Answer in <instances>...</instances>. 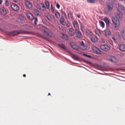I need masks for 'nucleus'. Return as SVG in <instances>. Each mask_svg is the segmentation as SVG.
Listing matches in <instances>:
<instances>
[{"mask_svg":"<svg viewBox=\"0 0 125 125\" xmlns=\"http://www.w3.org/2000/svg\"><path fill=\"white\" fill-rule=\"evenodd\" d=\"M38 19L37 17L34 18V23L35 24H36L38 22Z\"/></svg>","mask_w":125,"mask_h":125,"instance_id":"36","label":"nucleus"},{"mask_svg":"<svg viewBox=\"0 0 125 125\" xmlns=\"http://www.w3.org/2000/svg\"><path fill=\"white\" fill-rule=\"evenodd\" d=\"M72 58L75 60H78L79 59V58L78 56L74 54L72 55Z\"/></svg>","mask_w":125,"mask_h":125,"instance_id":"30","label":"nucleus"},{"mask_svg":"<svg viewBox=\"0 0 125 125\" xmlns=\"http://www.w3.org/2000/svg\"><path fill=\"white\" fill-rule=\"evenodd\" d=\"M11 6L12 9L14 11L19 10V7L15 3L12 4Z\"/></svg>","mask_w":125,"mask_h":125,"instance_id":"9","label":"nucleus"},{"mask_svg":"<svg viewBox=\"0 0 125 125\" xmlns=\"http://www.w3.org/2000/svg\"><path fill=\"white\" fill-rule=\"evenodd\" d=\"M60 21L61 24L62 25H65L66 22H64V19L63 18H61L60 19Z\"/></svg>","mask_w":125,"mask_h":125,"instance_id":"22","label":"nucleus"},{"mask_svg":"<svg viewBox=\"0 0 125 125\" xmlns=\"http://www.w3.org/2000/svg\"><path fill=\"white\" fill-rule=\"evenodd\" d=\"M2 2V1L1 0H0V5Z\"/></svg>","mask_w":125,"mask_h":125,"instance_id":"51","label":"nucleus"},{"mask_svg":"<svg viewBox=\"0 0 125 125\" xmlns=\"http://www.w3.org/2000/svg\"><path fill=\"white\" fill-rule=\"evenodd\" d=\"M100 48L103 51H107L110 49V48L106 44H102L100 46Z\"/></svg>","mask_w":125,"mask_h":125,"instance_id":"4","label":"nucleus"},{"mask_svg":"<svg viewBox=\"0 0 125 125\" xmlns=\"http://www.w3.org/2000/svg\"><path fill=\"white\" fill-rule=\"evenodd\" d=\"M116 18L118 19H119L120 20H122L123 17L122 12L117 11L115 15Z\"/></svg>","mask_w":125,"mask_h":125,"instance_id":"5","label":"nucleus"},{"mask_svg":"<svg viewBox=\"0 0 125 125\" xmlns=\"http://www.w3.org/2000/svg\"><path fill=\"white\" fill-rule=\"evenodd\" d=\"M47 32L45 31V30H44V33H46V34L47 33Z\"/></svg>","mask_w":125,"mask_h":125,"instance_id":"52","label":"nucleus"},{"mask_svg":"<svg viewBox=\"0 0 125 125\" xmlns=\"http://www.w3.org/2000/svg\"><path fill=\"white\" fill-rule=\"evenodd\" d=\"M62 37L63 39H65L66 40H67L68 39V37L67 35L64 34H62Z\"/></svg>","mask_w":125,"mask_h":125,"instance_id":"26","label":"nucleus"},{"mask_svg":"<svg viewBox=\"0 0 125 125\" xmlns=\"http://www.w3.org/2000/svg\"><path fill=\"white\" fill-rule=\"evenodd\" d=\"M98 1L101 5H102L104 3V1L102 0H99Z\"/></svg>","mask_w":125,"mask_h":125,"instance_id":"42","label":"nucleus"},{"mask_svg":"<svg viewBox=\"0 0 125 125\" xmlns=\"http://www.w3.org/2000/svg\"><path fill=\"white\" fill-rule=\"evenodd\" d=\"M79 47V48L82 50H84L86 49V45L84 44L83 41L81 42Z\"/></svg>","mask_w":125,"mask_h":125,"instance_id":"6","label":"nucleus"},{"mask_svg":"<svg viewBox=\"0 0 125 125\" xmlns=\"http://www.w3.org/2000/svg\"><path fill=\"white\" fill-rule=\"evenodd\" d=\"M26 13L28 19L31 20H33V15L29 11L27 10Z\"/></svg>","mask_w":125,"mask_h":125,"instance_id":"3","label":"nucleus"},{"mask_svg":"<svg viewBox=\"0 0 125 125\" xmlns=\"http://www.w3.org/2000/svg\"><path fill=\"white\" fill-rule=\"evenodd\" d=\"M119 48L120 50L122 51H125V45L124 44H118Z\"/></svg>","mask_w":125,"mask_h":125,"instance_id":"18","label":"nucleus"},{"mask_svg":"<svg viewBox=\"0 0 125 125\" xmlns=\"http://www.w3.org/2000/svg\"><path fill=\"white\" fill-rule=\"evenodd\" d=\"M118 37H119V38H120L121 39V37H120V36L119 35H118Z\"/></svg>","mask_w":125,"mask_h":125,"instance_id":"55","label":"nucleus"},{"mask_svg":"<svg viewBox=\"0 0 125 125\" xmlns=\"http://www.w3.org/2000/svg\"><path fill=\"white\" fill-rule=\"evenodd\" d=\"M80 29L82 32H83L85 30L84 26L83 24H80Z\"/></svg>","mask_w":125,"mask_h":125,"instance_id":"25","label":"nucleus"},{"mask_svg":"<svg viewBox=\"0 0 125 125\" xmlns=\"http://www.w3.org/2000/svg\"><path fill=\"white\" fill-rule=\"evenodd\" d=\"M83 55L88 58H90L91 57V56L90 55H88L85 53H83Z\"/></svg>","mask_w":125,"mask_h":125,"instance_id":"38","label":"nucleus"},{"mask_svg":"<svg viewBox=\"0 0 125 125\" xmlns=\"http://www.w3.org/2000/svg\"><path fill=\"white\" fill-rule=\"evenodd\" d=\"M5 5L6 6H8L9 5V2L7 0H6L5 1Z\"/></svg>","mask_w":125,"mask_h":125,"instance_id":"39","label":"nucleus"},{"mask_svg":"<svg viewBox=\"0 0 125 125\" xmlns=\"http://www.w3.org/2000/svg\"><path fill=\"white\" fill-rule=\"evenodd\" d=\"M23 76L24 77H25L26 76V75L25 74H23Z\"/></svg>","mask_w":125,"mask_h":125,"instance_id":"54","label":"nucleus"},{"mask_svg":"<svg viewBox=\"0 0 125 125\" xmlns=\"http://www.w3.org/2000/svg\"><path fill=\"white\" fill-rule=\"evenodd\" d=\"M0 11L1 14L3 15H4L6 14V11L4 8H1L0 9Z\"/></svg>","mask_w":125,"mask_h":125,"instance_id":"21","label":"nucleus"},{"mask_svg":"<svg viewBox=\"0 0 125 125\" xmlns=\"http://www.w3.org/2000/svg\"><path fill=\"white\" fill-rule=\"evenodd\" d=\"M74 27L75 29H77L79 28L78 23L76 21H74L73 23Z\"/></svg>","mask_w":125,"mask_h":125,"instance_id":"19","label":"nucleus"},{"mask_svg":"<svg viewBox=\"0 0 125 125\" xmlns=\"http://www.w3.org/2000/svg\"><path fill=\"white\" fill-rule=\"evenodd\" d=\"M86 33L88 35H91V32L88 29H87L86 30Z\"/></svg>","mask_w":125,"mask_h":125,"instance_id":"35","label":"nucleus"},{"mask_svg":"<svg viewBox=\"0 0 125 125\" xmlns=\"http://www.w3.org/2000/svg\"><path fill=\"white\" fill-rule=\"evenodd\" d=\"M18 19L21 21H22L23 20L24 17L21 14H19L18 17Z\"/></svg>","mask_w":125,"mask_h":125,"instance_id":"32","label":"nucleus"},{"mask_svg":"<svg viewBox=\"0 0 125 125\" xmlns=\"http://www.w3.org/2000/svg\"><path fill=\"white\" fill-rule=\"evenodd\" d=\"M108 41L109 43L111 44L112 45L113 44V42L110 39Z\"/></svg>","mask_w":125,"mask_h":125,"instance_id":"43","label":"nucleus"},{"mask_svg":"<svg viewBox=\"0 0 125 125\" xmlns=\"http://www.w3.org/2000/svg\"><path fill=\"white\" fill-rule=\"evenodd\" d=\"M65 25H66V26L68 27H70V24L69 22L66 23Z\"/></svg>","mask_w":125,"mask_h":125,"instance_id":"40","label":"nucleus"},{"mask_svg":"<svg viewBox=\"0 0 125 125\" xmlns=\"http://www.w3.org/2000/svg\"><path fill=\"white\" fill-rule=\"evenodd\" d=\"M93 50L94 52L97 54H99L100 53L101 51L96 46L93 47Z\"/></svg>","mask_w":125,"mask_h":125,"instance_id":"12","label":"nucleus"},{"mask_svg":"<svg viewBox=\"0 0 125 125\" xmlns=\"http://www.w3.org/2000/svg\"><path fill=\"white\" fill-rule=\"evenodd\" d=\"M117 8V11H119L120 12H122L123 10H124V9L123 6L119 4L118 5Z\"/></svg>","mask_w":125,"mask_h":125,"instance_id":"15","label":"nucleus"},{"mask_svg":"<svg viewBox=\"0 0 125 125\" xmlns=\"http://www.w3.org/2000/svg\"><path fill=\"white\" fill-rule=\"evenodd\" d=\"M49 2L48 1H46L45 2V4L46 7L48 8H49Z\"/></svg>","mask_w":125,"mask_h":125,"instance_id":"34","label":"nucleus"},{"mask_svg":"<svg viewBox=\"0 0 125 125\" xmlns=\"http://www.w3.org/2000/svg\"><path fill=\"white\" fill-rule=\"evenodd\" d=\"M41 6L42 7V8H43V10H45V7L44 5L43 4H41Z\"/></svg>","mask_w":125,"mask_h":125,"instance_id":"41","label":"nucleus"},{"mask_svg":"<svg viewBox=\"0 0 125 125\" xmlns=\"http://www.w3.org/2000/svg\"><path fill=\"white\" fill-rule=\"evenodd\" d=\"M55 15L56 17L57 18H59L60 16L59 13L57 11H56L55 12Z\"/></svg>","mask_w":125,"mask_h":125,"instance_id":"33","label":"nucleus"},{"mask_svg":"<svg viewBox=\"0 0 125 125\" xmlns=\"http://www.w3.org/2000/svg\"><path fill=\"white\" fill-rule=\"evenodd\" d=\"M95 33L98 36H100L101 34V32L100 31L97 29L95 30Z\"/></svg>","mask_w":125,"mask_h":125,"instance_id":"27","label":"nucleus"},{"mask_svg":"<svg viewBox=\"0 0 125 125\" xmlns=\"http://www.w3.org/2000/svg\"><path fill=\"white\" fill-rule=\"evenodd\" d=\"M121 34L123 38L125 40V30H122L121 32Z\"/></svg>","mask_w":125,"mask_h":125,"instance_id":"24","label":"nucleus"},{"mask_svg":"<svg viewBox=\"0 0 125 125\" xmlns=\"http://www.w3.org/2000/svg\"><path fill=\"white\" fill-rule=\"evenodd\" d=\"M111 20L113 23V29L115 30H118L120 25L119 19L115 18V17H113Z\"/></svg>","mask_w":125,"mask_h":125,"instance_id":"1","label":"nucleus"},{"mask_svg":"<svg viewBox=\"0 0 125 125\" xmlns=\"http://www.w3.org/2000/svg\"><path fill=\"white\" fill-rule=\"evenodd\" d=\"M99 24L100 26L102 28H104V22L102 21H99Z\"/></svg>","mask_w":125,"mask_h":125,"instance_id":"29","label":"nucleus"},{"mask_svg":"<svg viewBox=\"0 0 125 125\" xmlns=\"http://www.w3.org/2000/svg\"><path fill=\"white\" fill-rule=\"evenodd\" d=\"M77 16L79 18H80L81 17V15L80 14H78L77 15Z\"/></svg>","mask_w":125,"mask_h":125,"instance_id":"48","label":"nucleus"},{"mask_svg":"<svg viewBox=\"0 0 125 125\" xmlns=\"http://www.w3.org/2000/svg\"><path fill=\"white\" fill-rule=\"evenodd\" d=\"M63 14L64 16H66V15L65 13H63Z\"/></svg>","mask_w":125,"mask_h":125,"instance_id":"53","label":"nucleus"},{"mask_svg":"<svg viewBox=\"0 0 125 125\" xmlns=\"http://www.w3.org/2000/svg\"><path fill=\"white\" fill-rule=\"evenodd\" d=\"M51 95V94H50V93H48V95Z\"/></svg>","mask_w":125,"mask_h":125,"instance_id":"56","label":"nucleus"},{"mask_svg":"<svg viewBox=\"0 0 125 125\" xmlns=\"http://www.w3.org/2000/svg\"><path fill=\"white\" fill-rule=\"evenodd\" d=\"M20 34H30L31 32L27 31H21L18 32V31H16L10 32L9 33V35L11 36H14L19 35Z\"/></svg>","mask_w":125,"mask_h":125,"instance_id":"2","label":"nucleus"},{"mask_svg":"<svg viewBox=\"0 0 125 125\" xmlns=\"http://www.w3.org/2000/svg\"><path fill=\"white\" fill-rule=\"evenodd\" d=\"M13 1L15 2H17L18 1V0H13Z\"/></svg>","mask_w":125,"mask_h":125,"instance_id":"50","label":"nucleus"},{"mask_svg":"<svg viewBox=\"0 0 125 125\" xmlns=\"http://www.w3.org/2000/svg\"><path fill=\"white\" fill-rule=\"evenodd\" d=\"M38 9H40L41 8H38Z\"/></svg>","mask_w":125,"mask_h":125,"instance_id":"57","label":"nucleus"},{"mask_svg":"<svg viewBox=\"0 0 125 125\" xmlns=\"http://www.w3.org/2000/svg\"><path fill=\"white\" fill-rule=\"evenodd\" d=\"M101 40L103 42H105V40L104 39H101Z\"/></svg>","mask_w":125,"mask_h":125,"instance_id":"49","label":"nucleus"},{"mask_svg":"<svg viewBox=\"0 0 125 125\" xmlns=\"http://www.w3.org/2000/svg\"><path fill=\"white\" fill-rule=\"evenodd\" d=\"M104 34L106 37H108L111 35L110 30L108 29H106L104 31Z\"/></svg>","mask_w":125,"mask_h":125,"instance_id":"14","label":"nucleus"},{"mask_svg":"<svg viewBox=\"0 0 125 125\" xmlns=\"http://www.w3.org/2000/svg\"><path fill=\"white\" fill-rule=\"evenodd\" d=\"M109 59L110 61L113 62H115L117 61L116 58L113 56H109Z\"/></svg>","mask_w":125,"mask_h":125,"instance_id":"16","label":"nucleus"},{"mask_svg":"<svg viewBox=\"0 0 125 125\" xmlns=\"http://www.w3.org/2000/svg\"><path fill=\"white\" fill-rule=\"evenodd\" d=\"M32 12L33 13L36 15H39V11L37 9H33L32 10Z\"/></svg>","mask_w":125,"mask_h":125,"instance_id":"23","label":"nucleus"},{"mask_svg":"<svg viewBox=\"0 0 125 125\" xmlns=\"http://www.w3.org/2000/svg\"><path fill=\"white\" fill-rule=\"evenodd\" d=\"M90 39L92 42L93 43H96L97 41V38L94 35H91Z\"/></svg>","mask_w":125,"mask_h":125,"instance_id":"10","label":"nucleus"},{"mask_svg":"<svg viewBox=\"0 0 125 125\" xmlns=\"http://www.w3.org/2000/svg\"><path fill=\"white\" fill-rule=\"evenodd\" d=\"M68 33L70 36H73L74 35V33H75L74 30L71 28H69V29Z\"/></svg>","mask_w":125,"mask_h":125,"instance_id":"11","label":"nucleus"},{"mask_svg":"<svg viewBox=\"0 0 125 125\" xmlns=\"http://www.w3.org/2000/svg\"><path fill=\"white\" fill-rule=\"evenodd\" d=\"M88 3H94L97 2V0H87Z\"/></svg>","mask_w":125,"mask_h":125,"instance_id":"28","label":"nucleus"},{"mask_svg":"<svg viewBox=\"0 0 125 125\" xmlns=\"http://www.w3.org/2000/svg\"><path fill=\"white\" fill-rule=\"evenodd\" d=\"M58 44L62 48L64 49L65 50L66 49V47L64 44Z\"/></svg>","mask_w":125,"mask_h":125,"instance_id":"31","label":"nucleus"},{"mask_svg":"<svg viewBox=\"0 0 125 125\" xmlns=\"http://www.w3.org/2000/svg\"><path fill=\"white\" fill-rule=\"evenodd\" d=\"M112 39L113 40H114V41H115V37H112Z\"/></svg>","mask_w":125,"mask_h":125,"instance_id":"47","label":"nucleus"},{"mask_svg":"<svg viewBox=\"0 0 125 125\" xmlns=\"http://www.w3.org/2000/svg\"><path fill=\"white\" fill-rule=\"evenodd\" d=\"M47 36H48L50 37H51V36H52V35L51 34H49V33L47 32V33L46 34Z\"/></svg>","mask_w":125,"mask_h":125,"instance_id":"46","label":"nucleus"},{"mask_svg":"<svg viewBox=\"0 0 125 125\" xmlns=\"http://www.w3.org/2000/svg\"><path fill=\"white\" fill-rule=\"evenodd\" d=\"M56 6L59 9L60 7V6L59 4L57 3L56 4Z\"/></svg>","mask_w":125,"mask_h":125,"instance_id":"45","label":"nucleus"},{"mask_svg":"<svg viewBox=\"0 0 125 125\" xmlns=\"http://www.w3.org/2000/svg\"><path fill=\"white\" fill-rule=\"evenodd\" d=\"M25 2L26 5L28 7V8L30 9L33 6L32 3L31 2L27 0H25Z\"/></svg>","mask_w":125,"mask_h":125,"instance_id":"7","label":"nucleus"},{"mask_svg":"<svg viewBox=\"0 0 125 125\" xmlns=\"http://www.w3.org/2000/svg\"><path fill=\"white\" fill-rule=\"evenodd\" d=\"M104 20L106 23V26L109 27L110 26L109 21V20L107 17H105L104 18Z\"/></svg>","mask_w":125,"mask_h":125,"instance_id":"17","label":"nucleus"},{"mask_svg":"<svg viewBox=\"0 0 125 125\" xmlns=\"http://www.w3.org/2000/svg\"><path fill=\"white\" fill-rule=\"evenodd\" d=\"M70 44L72 48L75 50L77 49V46L73 42H71L70 43Z\"/></svg>","mask_w":125,"mask_h":125,"instance_id":"20","label":"nucleus"},{"mask_svg":"<svg viewBox=\"0 0 125 125\" xmlns=\"http://www.w3.org/2000/svg\"><path fill=\"white\" fill-rule=\"evenodd\" d=\"M75 33L76 34V37L78 38H80L82 37V35L81 32L77 29H75Z\"/></svg>","mask_w":125,"mask_h":125,"instance_id":"8","label":"nucleus"},{"mask_svg":"<svg viewBox=\"0 0 125 125\" xmlns=\"http://www.w3.org/2000/svg\"><path fill=\"white\" fill-rule=\"evenodd\" d=\"M51 11L53 12L54 11V9L53 8V7L52 5L51 6Z\"/></svg>","mask_w":125,"mask_h":125,"instance_id":"44","label":"nucleus"},{"mask_svg":"<svg viewBox=\"0 0 125 125\" xmlns=\"http://www.w3.org/2000/svg\"><path fill=\"white\" fill-rule=\"evenodd\" d=\"M68 16L69 18L72 19L73 18V14L70 13H68Z\"/></svg>","mask_w":125,"mask_h":125,"instance_id":"37","label":"nucleus"},{"mask_svg":"<svg viewBox=\"0 0 125 125\" xmlns=\"http://www.w3.org/2000/svg\"><path fill=\"white\" fill-rule=\"evenodd\" d=\"M107 9L109 11H110L113 9V4L112 3H108L107 5Z\"/></svg>","mask_w":125,"mask_h":125,"instance_id":"13","label":"nucleus"}]
</instances>
